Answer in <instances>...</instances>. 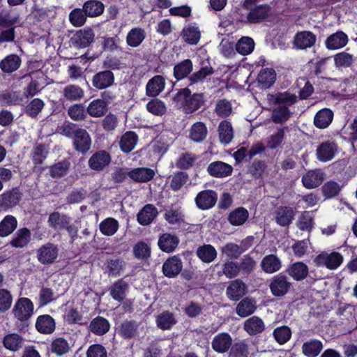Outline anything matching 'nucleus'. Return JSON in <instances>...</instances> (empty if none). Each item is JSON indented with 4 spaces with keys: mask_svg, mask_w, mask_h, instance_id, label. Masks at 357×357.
<instances>
[{
    "mask_svg": "<svg viewBox=\"0 0 357 357\" xmlns=\"http://www.w3.org/2000/svg\"><path fill=\"white\" fill-rule=\"evenodd\" d=\"M343 261L342 255L337 252H323L319 254L314 259L318 266H325L330 270L337 268Z\"/></svg>",
    "mask_w": 357,
    "mask_h": 357,
    "instance_id": "obj_1",
    "label": "nucleus"
},
{
    "mask_svg": "<svg viewBox=\"0 0 357 357\" xmlns=\"http://www.w3.org/2000/svg\"><path fill=\"white\" fill-rule=\"evenodd\" d=\"M33 308L32 301L28 298L22 297L15 303L13 313L17 320L26 321L33 315Z\"/></svg>",
    "mask_w": 357,
    "mask_h": 357,
    "instance_id": "obj_2",
    "label": "nucleus"
},
{
    "mask_svg": "<svg viewBox=\"0 0 357 357\" xmlns=\"http://www.w3.org/2000/svg\"><path fill=\"white\" fill-rule=\"evenodd\" d=\"M337 152V145L333 140H326L321 142L316 147L317 159L322 162L333 160Z\"/></svg>",
    "mask_w": 357,
    "mask_h": 357,
    "instance_id": "obj_3",
    "label": "nucleus"
},
{
    "mask_svg": "<svg viewBox=\"0 0 357 357\" xmlns=\"http://www.w3.org/2000/svg\"><path fill=\"white\" fill-rule=\"evenodd\" d=\"M218 199L217 193L211 190H206L199 192L195 201L196 206L201 210H208L213 208Z\"/></svg>",
    "mask_w": 357,
    "mask_h": 357,
    "instance_id": "obj_4",
    "label": "nucleus"
},
{
    "mask_svg": "<svg viewBox=\"0 0 357 357\" xmlns=\"http://www.w3.org/2000/svg\"><path fill=\"white\" fill-rule=\"evenodd\" d=\"M325 178V173L320 169L307 171L302 176V183L307 189H314L319 187Z\"/></svg>",
    "mask_w": 357,
    "mask_h": 357,
    "instance_id": "obj_5",
    "label": "nucleus"
},
{
    "mask_svg": "<svg viewBox=\"0 0 357 357\" xmlns=\"http://www.w3.org/2000/svg\"><path fill=\"white\" fill-rule=\"evenodd\" d=\"M111 162V156L108 152L101 150L93 153L89 158V167L95 171H102L107 167Z\"/></svg>",
    "mask_w": 357,
    "mask_h": 357,
    "instance_id": "obj_6",
    "label": "nucleus"
},
{
    "mask_svg": "<svg viewBox=\"0 0 357 357\" xmlns=\"http://www.w3.org/2000/svg\"><path fill=\"white\" fill-rule=\"evenodd\" d=\"M59 250L57 247L50 243L42 245L37 250V258L43 264L53 263L58 257Z\"/></svg>",
    "mask_w": 357,
    "mask_h": 357,
    "instance_id": "obj_7",
    "label": "nucleus"
},
{
    "mask_svg": "<svg viewBox=\"0 0 357 357\" xmlns=\"http://www.w3.org/2000/svg\"><path fill=\"white\" fill-rule=\"evenodd\" d=\"M291 286L286 276L279 274L274 276L269 285L272 294L275 296H282L285 295Z\"/></svg>",
    "mask_w": 357,
    "mask_h": 357,
    "instance_id": "obj_8",
    "label": "nucleus"
},
{
    "mask_svg": "<svg viewBox=\"0 0 357 357\" xmlns=\"http://www.w3.org/2000/svg\"><path fill=\"white\" fill-rule=\"evenodd\" d=\"M22 195L17 188L6 191L0 195V208L7 211L18 204Z\"/></svg>",
    "mask_w": 357,
    "mask_h": 357,
    "instance_id": "obj_9",
    "label": "nucleus"
},
{
    "mask_svg": "<svg viewBox=\"0 0 357 357\" xmlns=\"http://www.w3.org/2000/svg\"><path fill=\"white\" fill-rule=\"evenodd\" d=\"M316 40V36L311 31H300L295 35L293 44L296 49L305 50L312 47Z\"/></svg>",
    "mask_w": 357,
    "mask_h": 357,
    "instance_id": "obj_10",
    "label": "nucleus"
},
{
    "mask_svg": "<svg viewBox=\"0 0 357 357\" xmlns=\"http://www.w3.org/2000/svg\"><path fill=\"white\" fill-rule=\"evenodd\" d=\"M232 341V338L229 333H220L213 337L211 347L217 353L224 354L229 351L231 346Z\"/></svg>",
    "mask_w": 357,
    "mask_h": 357,
    "instance_id": "obj_11",
    "label": "nucleus"
},
{
    "mask_svg": "<svg viewBox=\"0 0 357 357\" xmlns=\"http://www.w3.org/2000/svg\"><path fill=\"white\" fill-rule=\"evenodd\" d=\"M75 149L82 153L88 151L91 146V139L89 134L84 129L77 128L73 138Z\"/></svg>",
    "mask_w": 357,
    "mask_h": 357,
    "instance_id": "obj_12",
    "label": "nucleus"
},
{
    "mask_svg": "<svg viewBox=\"0 0 357 357\" xmlns=\"http://www.w3.org/2000/svg\"><path fill=\"white\" fill-rule=\"evenodd\" d=\"M247 292V286L241 280L231 281L226 290L227 297L232 301H238Z\"/></svg>",
    "mask_w": 357,
    "mask_h": 357,
    "instance_id": "obj_13",
    "label": "nucleus"
},
{
    "mask_svg": "<svg viewBox=\"0 0 357 357\" xmlns=\"http://www.w3.org/2000/svg\"><path fill=\"white\" fill-rule=\"evenodd\" d=\"M114 82V73L110 70H104L95 74L92 79L93 86L98 89L109 87Z\"/></svg>",
    "mask_w": 357,
    "mask_h": 357,
    "instance_id": "obj_14",
    "label": "nucleus"
},
{
    "mask_svg": "<svg viewBox=\"0 0 357 357\" xmlns=\"http://www.w3.org/2000/svg\"><path fill=\"white\" fill-rule=\"evenodd\" d=\"M233 171L232 167L222 161H215L211 162L207 167L208 173L217 178L226 177L231 174Z\"/></svg>",
    "mask_w": 357,
    "mask_h": 357,
    "instance_id": "obj_15",
    "label": "nucleus"
},
{
    "mask_svg": "<svg viewBox=\"0 0 357 357\" xmlns=\"http://www.w3.org/2000/svg\"><path fill=\"white\" fill-rule=\"evenodd\" d=\"M347 35L342 31L330 35L325 41L328 50H335L344 47L348 43Z\"/></svg>",
    "mask_w": 357,
    "mask_h": 357,
    "instance_id": "obj_16",
    "label": "nucleus"
},
{
    "mask_svg": "<svg viewBox=\"0 0 357 357\" xmlns=\"http://www.w3.org/2000/svg\"><path fill=\"white\" fill-rule=\"evenodd\" d=\"M267 100L269 102L278 104V105L286 106L288 107L297 101V96L295 93L289 91L278 93L275 95L268 94Z\"/></svg>",
    "mask_w": 357,
    "mask_h": 357,
    "instance_id": "obj_17",
    "label": "nucleus"
},
{
    "mask_svg": "<svg viewBox=\"0 0 357 357\" xmlns=\"http://www.w3.org/2000/svg\"><path fill=\"white\" fill-rule=\"evenodd\" d=\"M94 39V33L91 28L86 27L76 32L72 41L78 47H86L89 46Z\"/></svg>",
    "mask_w": 357,
    "mask_h": 357,
    "instance_id": "obj_18",
    "label": "nucleus"
},
{
    "mask_svg": "<svg viewBox=\"0 0 357 357\" xmlns=\"http://www.w3.org/2000/svg\"><path fill=\"white\" fill-rule=\"evenodd\" d=\"M179 242V238L176 235L165 233L159 237L158 244L160 250L169 253L176 248Z\"/></svg>",
    "mask_w": 357,
    "mask_h": 357,
    "instance_id": "obj_19",
    "label": "nucleus"
},
{
    "mask_svg": "<svg viewBox=\"0 0 357 357\" xmlns=\"http://www.w3.org/2000/svg\"><path fill=\"white\" fill-rule=\"evenodd\" d=\"M182 268L183 264L181 259L177 256H174L163 264L162 271L165 276L174 278L181 271Z\"/></svg>",
    "mask_w": 357,
    "mask_h": 357,
    "instance_id": "obj_20",
    "label": "nucleus"
},
{
    "mask_svg": "<svg viewBox=\"0 0 357 357\" xmlns=\"http://www.w3.org/2000/svg\"><path fill=\"white\" fill-rule=\"evenodd\" d=\"M158 214V209L153 204H146L138 213L137 218L141 225H149Z\"/></svg>",
    "mask_w": 357,
    "mask_h": 357,
    "instance_id": "obj_21",
    "label": "nucleus"
},
{
    "mask_svg": "<svg viewBox=\"0 0 357 357\" xmlns=\"http://www.w3.org/2000/svg\"><path fill=\"white\" fill-rule=\"evenodd\" d=\"M260 266L266 273L272 274L280 271L282 262L276 255H268L262 259Z\"/></svg>",
    "mask_w": 357,
    "mask_h": 357,
    "instance_id": "obj_22",
    "label": "nucleus"
},
{
    "mask_svg": "<svg viewBox=\"0 0 357 357\" xmlns=\"http://www.w3.org/2000/svg\"><path fill=\"white\" fill-rule=\"evenodd\" d=\"M296 215L295 210L290 206H280L275 211L276 222L280 226L289 225Z\"/></svg>",
    "mask_w": 357,
    "mask_h": 357,
    "instance_id": "obj_23",
    "label": "nucleus"
},
{
    "mask_svg": "<svg viewBox=\"0 0 357 357\" xmlns=\"http://www.w3.org/2000/svg\"><path fill=\"white\" fill-rule=\"evenodd\" d=\"M333 119V112L331 109L324 108L317 112L314 118V126L320 129L329 126Z\"/></svg>",
    "mask_w": 357,
    "mask_h": 357,
    "instance_id": "obj_24",
    "label": "nucleus"
},
{
    "mask_svg": "<svg viewBox=\"0 0 357 357\" xmlns=\"http://www.w3.org/2000/svg\"><path fill=\"white\" fill-rule=\"evenodd\" d=\"M36 328L40 333L50 334L55 330V321L50 315H40L37 318Z\"/></svg>",
    "mask_w": 357,
    "mask_h": 357,
    "instance_id": "obj_25",
    "label": "nucleus"
},
{
    "mask_svg": "<svg viewBox=\"0 0 357 357\" xmlns=\"http://www.w3.org/2000/svg\"><path fill=\"white\" fill-rule=\"evenodd\" d=\"M146 38V31L140 27L131 29L126 36V43L131 47H139Z\"/></svg>",
    "mask_w": 357,
    "mask_h": 357,
    "instance_id": "obj_26",
    "label": "nucleus"
},
{
    "mask_svg": "<svg viewBox=\"0 0 357 357\" xmlns=\"http://www.w3.org/2000/svg\"><path fill=\"white\" fill-rule=\"evenodd\" d=\"M165 79L160 75L154 76L147 83L146 93L148 96L155 97L159 95L165 88Z\"/></svg>",
    "mask_w": 357,
    "mask_h": 357,
    "instance_id": "obj_27",
    "label": "nucleus"
},
{
    "mask_svg": "<svg viewBox=\"0 0 357 357\" xmlns=\"http://www.w3.org/2000/svg\"><path fill=\"white\" fill-rule=\"evenodd\" d=\"M323 349V343L317 339H311L302 345V353L306 357H317Z\"/></svg>",
    "mask_w": 357,
    "mask_h": 357,
    "instance_id": "obj_28",
    "label": "nucleus"
},
{
    "mask_svg": "<svg viewBox=\"0 0 357 357\" xmlns=\"http://www.w3.org/2000/svg\"><path fill=\"white\" fill-rule=\"evenodd\" d=\"M128 288L129 286L126 282L119 280L109 288V291L114 300L121 302L126 298Z\"/></svg>",
    "mask_w": 357,
    "mask_h": 357,
    "instance_id": "obj_29",
    "label": "nucleus"
},
{
    "mask_svg": "<svg viewBox=\"0 0 357 357\" xmlns=\"http://www.w3.org/2000/svg\"><path fill=\"white\" fill-rule=\"evenodd\" d=\"M137 142V135L135 132L128 131L121 136L119 146L123 152L130 153L135 149Z\"/></svg>",
    "mask_w": 357,
    "mask_h": 357,
    "instance_id": "obj_30",
    "label": "nucleus"
},
{
    "mask_svg": "<svg viewBox=\"0 0 357 357\" xmlns=\"http://www.w3.org/2000/svg\"><path fill=\"white\" fill-rule=\"evenodd\" d=\"M264 328L265 325L263 320L257 316L248 319L244 323L245 331L251 335L262 333Z\"/></svg>",
    "mask_w": 357,
    "mask_h": 357,
    "instance_id": "obj_31",
    "label": "nucleus"
},
{
    "mask_svg": "<svg viewBox=\"0 0 357 357\" xmlns=\"http://www.w3.org/2000/svg\"><path fill=\"white\" fill-rule=\"evenodd\" d=\"M257 309L256 301L245 298L241 301L236 306V313L241 317H248L255 312Z\"/></svg>",
    "mask_w": 357,
    "mask_h": 357,
    "instance_id": "obj_32",
    "label": "nucleus"
},
{
    "mask_svg": "<svg viewBox=\"0 0 357 357\" xmlns=\"http://www.w3.org/2000/svg\"><path fill=\"white\" fill-rule=\"evenodd\" d=\"M270 13V7L267 5H260L252 9L247 15L250 23H258L266 19Z\"/></svg>",
    "mask_w": 357,
    "mask_h": 357,
    "instance_id": "obj_33",
    "label": "nucleus"
},
{
    "mask_svg": "<svg viewBox=\"0 0 357 357\" xmlns=\"http://www.w3.org/2000/svg\"><path fill=\"white\" fill-rule=\"evenodd\" d=\"M83 10L89 17H96L104 13V4L98 0H89L83 5Z\"/></svg>",
    "mask_w": 357,
    "mask_h": 357,
    "instance_id": "obj_34",
    "label": "nucleus"
},
{
    "mask_svg": "<svg viewBox=\"0 0 357 357\" xmlns=\"http://www.w3.org/2000/svg\"><path fill=\"white\" fill-rule=\"evenodd\" d=\"M24 339L17 333H10L6 335L3 340L5 348L11 351H19L23 345Z\"/></svg>",
    "mask_w": 357,
    "mask_h": 357,
    "instance_id": "obj_35",
    "label": "nucleus"
},
{
    "mask_svg": "<svg viewBox=\"0 0 357 357\" xmlns=\"http://www.w3.org/2000/svg\"><path fill=\"white\" fill-rule=\"evenodd\" d=\"M154 175V171L146 167L136 168L128 173L130 178L137 182H147L151 180Z\"/></svg>",
    "mask_w": 357,
    "mask_h": 357,
    "instance_id": "obj_36",
    "label": "nucleus"
},
{
    "mask_svg": "<svg viewBox=\"0 0 357 357\" xmlns=\"http://www.w3.org/2000/svg\"><path fill=\"white\" fill-rule=\"evenodd\" d=\"M287 272L295 280L299 281L307 276L308 267L303 262H296L289 266Z\"/></svg>",
    "mask_w": 357,
    "mask_h": 357,
    "instance_id": "obj_37",
    "label": "nucleus"
},
{
    "mask_svg": "<svg viewBox=\"0 0 357 357\" xmlns=\"http://www.w3.org/2000/svg\"><path fill=\"white\" fill-rule=\"evenodd\" d=\"M31 231L27 228L18 229L10 241L14 248H23L31 241Z\"/></svg>",
    "mask_w": 357,
    "mask_h": 357,
    "instance_id": "obj_38",
    "label": "nucleus"
},
{
    "mask_svg": "<svg viewBox=\"0 0 357 357\" xmlns=\"http://www.w3.org/2000/svg\"><path fill=\"white\" fill-rule=\"evenodd\" d=\"M17 227V220L11 215H6L0 222V236L6 237L11 234Z\"/></svg>",
    "mask_w": 357,
    "mask_h": 357,
    "instance_id": "obj_39",
    "label": "nucleus"
},
{
    "mask_svg": "<svg viewBox=\"0 0 357 357\" xmlns=\"http://www.w3.org/2000/svg\"><path fill=\"white\" fill-rule=\"evenodd\" d=\"M207 132L206 125L202 122H197L190 129L189 138L195 142H201L206 139Z\"/></svg>",
    "mask_w": 357,
    "mask_h": 357,
    "instance_id": "obj_40",
    "label": "nucleus"
},
{
    "mask_svg": "<svg viewBox=\"0 0 357 357\" xmlns=\"http://www.w3.org/2000/svg\"><path fill=\"white\" fill-rule=\"evenodd\" d=\"M62 95L63 97L68 101H77L84 97V91L77 85L69 84L63 89Z\"/></svg>",
    "mask_w": 357,
    "mask_h": 357,
    "instance_id": "obj_41",
    "label": "nucleus"
},
{
    "mask_svg": "<svg viewBox=\"0 0 357 357\" xmlns=\"http://www.w3.org/2000/svg\"><path fill=\"white\" fill-rule=\"evenodd\" d=\"M20 64L21 59L17 55L10 54L0 62V68L3 72L10 73L17 70Z\"/></svg>",
    "mask_w": 357,
    "mask_h": 357,
    "instance_id": "obj_42",
    "label": "nucleus"
},
{
    "mask_svg": "<svg viewBox=\"0 0 357 357\" xmlns=\"http://www.w3.org/2000/svg\"><path fill=\"white\" fill-rule=\"evenodd\" d=\"M107 110V102L101 99L91 101L87 107L86 111L92 117H101Z\"/></svg>",
    "mask_w": 357,
    "mask_h": 357,
    "instance_id": "obj_43",
    "label": "nucleus"
},
{
    "mask_svg": "<svg viewBox=\"0 0 357 357\" xmlns=\"http://www.w3.org/2000/svg\"><path fill=\"white\" fill-rule=\"evenodd\" d=\"M196 254L197 257L204 263H211L217 257V251L215 248L209 244L199 246Z\"/></svg>",
    "mask_w": 357,
    "mask_h": 357,
    "instance_id": "obj_44",
    "label": "nucleus"
},
{
    "mask_svg": "<svg viewBox=\"0 0 357 357\" xmlns=\"http://www.w3.org/2000/svg\"><path fill=\"white\" fill-rule=\"evenodd\" d=\"M219 138L221 143L228 144L234 138V130L230 122L222 121L218 126Z\"/></svg>",
    "mask_w": 357,
    "mask_h": 357,
    "instance_id": "obj_45",
    "label": "nucleus"
},
{
    "mask_svg": "<svg viewBox=\"0 0 357 357\" xmlns=\"http://www.w3.org/2000/svg\"><path fill=\"white\" fill-rule=\"evenodd\" d=\"M275 73L272 68L262 69L258 75L257 80L261 88H269L275 81Z\"/></svg>",
    "mask_w": 357,
    "mask_h": 357,
    "instance_id": "obj_46",
    "label": "nucleus"
},
{
    "mask_svg": "<svg viewBox=\"0 0 357 357\" xmlns=\"http://www.w3.org/2000/svg\"><path fill=\"white\" fill-rule=\"evenodd\" d=\"M70 222V218L68 216L59 212L51 213L48 218L49 225L55 229H64L65 226L69 225Z\"/></svg>",
    "mask_w": 357,
    "mask_h": 357,
    "instance_id": "obj_47",
    "label": "nucleus"
},
{
    "mask_svg": "<svg viewBox=\"0 0 357 357\" xmlns=\"http://www.w3.org/2000/svg\"><path fill=\"white\" fill-rule=\"evenodd\" d=\"M176 323L174 314L169 311H164L156 318L157 326L162 330H169Z\"/></svg>",
    "mask_w": 357,
    "mask_h": 357,
    "instance_id": "obj_48",
    "label": "nucleus"
},
{
    "mask_svg": "<svg viewBox=\"0 0 357 357\" xmlns=\"http://www.w3.org/2000/svg\"><path fill=\"white\" fill-rule=\"evenodd\" d=\"M119 227V222L113 218H107L102 220L99 225L100 232L107 236L114 235Z\"/></svg>",
    "mask_w": 357,
    "mask_h": 357,
    "instance_id": "obj_49",
    "label": "nucleus"
},
{
    "mask_svg": "<svg viewBox=\"0 0 357 357\" xmlns=\"http://www.w3.org/2000/svg\"><path fill=\"white\" fill-rule=\"evenodd\" d=\"M249 217V213L245 208L239 207L229 213V222L234 226L243 225Z\"/></svg>",
    "mask_w": 357,
    "mask_h": 357,
    "instance_id": "obj_50",
    "label": "nucleus"
},
{
    "mask_svg": "<svg viewBox=\"0 0 357 357\" xmlns=\"http://www.w3.org/2000/svg\"><path fill=\"white\" fill-rule=\"evenodd\" d=\"M182 37L186 43L196 45L200 39L201 33L197 26L188 25L183 29Z\"/></svg>",
    "mask_w": 357,
    "mask_h": 357,
    "instance_id": "obj_51",
    "label": "nucleus"
},
{
    "mask_svg": "<svg viewBox=\"0 0 357 357\" xmlns=\"http://www.w3.org/2000/svg\"><path fill=\"white\" fill-rule=\"evenodd\" d=\"M89 327L92 333L98 335H102L109 331V324L106 319L98 317L93 319Z\"/></svg>",
    "mask_w": 357,
    "mask_h": 357,
    "instance_id": "obj_52",
    "label": "nucleus"
},
{
    "mask_svg": "<svg viewBox=\"0 0 357 357\" xmlns=\"http://www.w3.org/2000/svg\"><path fill=\"white\" fill-rule=\"evenodd\" d=\"M255 48V42L248 36L241 38L236 45V51L242 55L250 54Z\"/></svg>",
    "mask_w": 357,
    "mask_h": 357,
    "instance_id": "obj_53",
    "label": "nucleus"
},
{
    "mask_svg": "<svg viewBox=\"0 0 357 357\" xmlns=\"http://www.w3.org/2000/svg\"><path fill=\"white\" fill-rule=\"evenodd\" d=\"M291 113L286 106L278 105L272 112L271 119L275 123H283L291 116Z\"/></svg>",
    "mask_w": 357,
    "mask_h": 357,
    "instance_id": "obj_54",
    "label": "nucleus"
},
{
    "mask_svg": "<svg viewBox=\"0 0 357 357\" xmlns=\"http://www.w3.org/2000/svg\"><path fill=\"white\" fill-rule=\"evenodd\" d=\"M204 102L202 93H194L190 95L187 105H185V113L190 114L199 109Z\"/></svg>",
    "mask_w": 357,
    "mask_h": 357,
    "instance_id": "obj_55",
    "label": "nucleus"
},
{
    "mask_svg": "<svg viewBox=\"0 0 357 357\" xmlns=\"http://www.w3.org/2000/svg\"><path fill=\"white\" fill-rule=\"evenodd\" d=\"M87 17L83 8H75L69 14V21L75 27H81L86 23Z\"/></svg>",
    "mask_w": 357,
    "mask_h": 357,
    "instance_id": "obj_56",
    "label": "nucleus"
},
{
    "mask_svg": "<svg viewBox=\"0 0 357 357\" xmlns=\"http://www.w3.org/2000/svg\"><path fill=\"white\" fill-rule=\"evenodd\" d=\"M192 70V63L186 59L174 66V75L177 79L185 77Z\"/></svg>",
    "mask_w": 357,
    "mask_h": 357,
    "instance_id": "obj_57",
    "label": "nucleus"
},
{
    "mask_svg": "<svg viewBox=\"0 0 357 357\" xmlns=\"http://www.w3.org/2000/svg\"><path fill=\"white\" fill-rule=\"evenodd\" d=\"M341 185L334 181H329L325 183L321 187V192L326 199H331L337 196L341 190Z\"/></svg>",
    "mask_w": 357,
    "mask_h": 357,
    "instance_id": "obj_58",
    "label": "nucleus"
},
{
    "mask_svg": "<svg viewBox=\"0 0 357 357\" xmlns=\"http://www.w3.org/2000/svg\"><path fill=\"white\" fill-rule=\"evenodd\" d=\"M334 62L337 68H348L354 62V58L352 54L342 52L334 56Z\"/></svg>",
    "mask_w": 357,
    "mask_h": 357,
    "instance_id": "obj_59",
    "label": "nucleus"
},
{
    "mask_svg": "<svg viewBox=\"0 0 357 357\" xmlns=\"http://www.w3.org/2000/svg\"><path fill=\"white\" fill-rule=\"evenodd\" d=\"M297 227L303 231H310L313 226V216L311 212L304 211L299 216Z\"/></svg>",
    "mask_w": 357,
    "mask_h": 357,
    "instance_id": "obj_60",
    "label": "nucleus"
},
{
    "mask_svg": "<svg viewBox=\"0 0 357 357\" xmlns=\"http://www.w3.org/2000/svg\"><path fill=\"white\" fill-rule=\"evenodd\" d=\"M214 70L211 66L202 67L199 70L192 73L189 77L190 84H195L203 82L208 76L212 75Z\"/></svg>",
    "mask_w": 357,
    "mask_h": 357,
    "instance_id": "obj_61",
    "label": "nucleus"
},
{
    "mask_svg": "<svg viewBox=\"0 0 357 357\" xmlns=\"http://www.w3.org/2000/svg\"><path fill=\"white\" fill-rule=\"evenodd\" d=\"M273 336L279 344H283L290 340L291 331L286 326L278 327L273 331Z\"/></svg>",
    "mask_w": 357,
    "mask_h": 357,
    "instance_id": "obj_62",
    "label": "nucleus"
},
{
    "mask_svg": "<svg viewBox=\"0 0 357 357\" xmlns=\"http://www.w3.org/2000/svg\"><path fill=\"white\" fill-rule=\"evenodd\" d=\"M146 109L150 113L156 116H162L167 111L165 104L158 99H153L149 101L146 104Z\"/></svg>",
    "mask_w": 357,
    "mask_h": 357,
    "instance_id": "obj_63",
    "label": "nucleus"
},
{
    "mask_svg": "<svg viewBox=\"0 0 357 357\" xmlns=\"http://www.w3.org/2000/svg\"><path fill=\"white\" fill-rule=\"evenodd\" d=\"M44 102L39 99L35 98L32 100L26 107V114L31 117H36L44 107Z\"/></svg>",
    "mask_w": 357,
    "mask_h": 357,
    "instance_id": "obj_64",
    "label": "nucleus"
}]
</instances>
